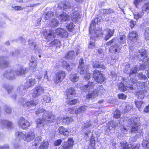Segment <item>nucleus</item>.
<instances>
[{
	"instance_id": "nucleus-6",
	"label": "nucleus",
	"mask_w": 149,
	"mask_h": 149,
	"mask_svg": "<svg viewBox=\"0 0 149 149\" xmlns=\"http://www.w3.org/2000/svg\"><path fill=\"white\" fill-rule=\"evenodd\" d=\"M139 118L136 117H133L129 119L128 121V126L131 128V132L132 133H140L141 132L138 122Z\"/></svg>"
},
{
	"instance_id": "nucleus-14",
	"label": "nucleus",
	"mask_w": 149,
	"mask_h": 149,
	"mask_svg": "<svg viewBox=\"0 0 149 149\" xmlns=\"http://www.w3.org/2000/svg\"><path fill=\"white\" fill-rule=\"evenodd\" d=\"M100 32V30H97L96 31L95 33H94V35H89L91 37V39L88 46L89 48L93 49L95 47V45L94 42L95 38L97 36V37L100 36L99 35L98 33Z\"/></svg>"
},
{
	"instance_id": "nucleus-41",
	"label": "nucleus",
	"mask_w": 149,
	"mask_h": 149,
	"mask_svg": "<svg viewBox=\"0 0 149 149\" xmlns=\"http://www.w3.org/2000/svg\"><path fill=\"white\" fill-rule=\"evenodd\" d=\"M59 131L60 134H63L64 135H68L69 133L68 130L62 126L59 128Z\"/></svg>"
},
{
	"instance_id": "nucleus-45",
	"label": "nucleus",
	"mask_w": 149,
	"mask_h": 149,
	"mask_svg": "<svg viewBox=\"0 0 149 149\" xmlns=\"http://www.w3.org/2000/svg\"><path fill=\"white\" fill-rule=\"evenodd\" d=\"M29 66L31 69L32 68H34L37 65V63L35 60V58L34 57L32 58V61H30L29 63Z\"/></svg>"
},
{
	"instance_id": "nucleus-31",
	"label": "nucleus",
	"mask_w": 149,
	"mask_h": 149,
	"mask_svg": "<svg viewBox=\"0 0 149 149\" xmlns=\"http://www.w3.org/2000/svg\"><path fill=\"white\" fill-rule=\"evenodd\" d=\"M118 88L119 90L121 91H126L127 88L130 89V90H133L134 88L132 85L127 86L126 87L122 83H120L118 85Z\"/></svg>"
},
{
	"instance_id": "nucleus-52",
	"label": "nucleus",
	"mask_w": 149,
	"mask_h": 149,
	"mask_svg": "<svg viewBox=\"0 0 149 149\" xmlns=\"http://www.w3.org/2000/svg\"><path fill=\"white\" fill-rule=\"evenodd\" d=\"M48 146V143L47 141H44L40 147V149H47Z\"/></svg>"
},
{
	"instance_id": "nucleus-19",
	"label": "nucleus",
	"mask_w": 149,
	"mask_h": 149,
	"mask_svg": "<svg viewBox=\"0 0 149 149\" xmlns=\"http://www.w3.org/2000/svg\"><path fill=\"white\" fill-rule=\"evenodd\" d=\"M42 137L40 136H38L35 139V141L30 143L29 148V149H36L39 143L42 140Z\"/></svg>"
},
{
	"instance_id": "nucleus-7",
	"label": "nucleus",
	"mask_w": 149,
	"mask_h": 149,
	"mask_svg": "<svg viewBox=\"0 0 149 149\" xmlns=\"http://www.w3.org/2000/svg\"><path fill=\"white\" fill-rule=\"evenodd\" d=\"M93 76L95 81L98 83H102L104 81L105 78L99 70H95L93 72Z\"/></svg>"
},
{
	"instance_id": "nucleus-39",
	"label": "nucleus",
	"mask_w": 149,
	"mask_h": 149,
	"mask_svg": "<svg viewBox=\"0 0 149 149\" xmlns=\"http://www.w3.org/2000/svg\"><path fill=\"white\" fill-rule=\"evenodd\" d=\"M100 12L102 14H109L112 13H114L115 11L113 9L109 8V9H102L100 10Z\"/></svg>"
},
{
	"instance_id": "nucleus-28",
	"label": "nucleus",
	"mask_w": 149,
	"mask_h": 149,
	"mask_svg": "<svg viewBox=\"0 0 149 149\" xmlns=\"http://www.w3.org/2000/svg\"><path fill=\"white\" fill-rule=\"evenodd\" d=\"M72 21L75 22L79 21L81 19V16L79 13L77 12H75L72 14L71 15Z\"/></svg>"
},
{
	"instance_id": "nucleus-53",
	"label": "nucleus",
	"mask_w": 149,
	"mask_h": 149,
	"mask_svg": "<svg viewBox=\"0 0 149 149\" xmlns=\"http://www.w3.org/2000/svg\"><path fill=\"white\" fill-rule=\"evenodd\" d=\"M58 24V21L55 19H52L49 23L50 25L53 27L56 26H57Z\"/></svg>"
},
{
	"instance_id": "nucleus-57",
	"label": "nucleus",
	"mask_w": 149,
	"mask_h": 149,
	"mask_svg": "<svg viewBox=\"0 0 149 149\" xmlns=\"http://www.w3.org/2000/svg\"><path fill=\"white\" fill-rule=\"evenodd\" d=\"M28 42L29 46L30 48L32 49H35L36 48V46L35 42H32L31 40H29Z\"/></svg>"
},
{
	"instance_id": "nucleus-47",
	"label": "nucleus",
	"mask_w": 149,
	"mask_h": 149,
	"mask_svg": "<svg viewBox=\"0 0 149 149\" xmlns=\"http://www.w3.org/2000/svg\"><path fill=\"white\" fill-rule=\"evenodd\" d=\"M51 44L52 45L56 46L57 47H59L61 46V43L60 41L57 39H55L52 42Z\"/></svg>"
},
{
	"instance_id": "nucleus-15",
	"label": "nucleus",
	"mask_w": 149,
	"mask_h": 149,
	"mask_svg": "<svg viewBox=\"0 0 149 149\" xmlns=\"http://www.w3.org/2000/svg\"><path fill=\"white\" fill-rule=\"evenodd\" d=\"M19 103L22 104L24 107L26 106L27 107H30L36 105L38 102L36 101H25L24 99L22 98L19 99L18 100Z\"/></svg>"
},
{
	"instance_id": "nucleus-3",
	"label": "nucleus",
	"mask_w": 149,
	"mask_h": 149,
	"mask_svg": "<svg viewBox=\"0 0 149 149\" xmlns=\"http://www.w3.org/2000/svg\"><path fill=\"white\" fill-rule=\"evenodd\" d=\"M55 33L54 31L51 30L44 31V34L46 36L47 39L49 40L55 37V35H58L61 37H67L68 35L67 31L64 29L61 28L57 29L55 31Z\"/></svg>"
},
{
	"instance_id": "nucleus-12",
	"label": "nucleus",
	"mask_w": 149,
	"mask_h": 149,
	"mask_svg": "<svg viewBox=\"0 0 149 149\" xmlns=\"http://www.w3.org/2000/svg\"><path fill=\"white\" fill-rule=\"evenodd\" d=\"M18 125L21 128L26 129L29 127L30 123L27 120L23 118H20L18 120Z\"/></svg>"
},
{
	"instance_id": "nucleus-40",
	"label": "nucleus",
	"mask_w": 149,
	"mask_h": 149,
	"mask_svg": "<svg viewBox=\"0 0 149 149\" xmlns=\"http://www.w3.org/2000/svg\"><path fill=\"white\" fill-rule=\"evenodd\" d=\"M87 109V107L85 106H81L75 111V113L76 114H79L83 113Z\"/></svg>"
},
{
	"instance_id": "nucleus-44",
	"label": "nucleus",
	"mask_w": 149,
	"mask_h": 149,
	"mask_svg": "<svg viewBox=\"0 0 149 149\" xmlns=\"http://www.w3.org/2000/svg\"><path fill=\"white\" fill-rule=\"evenodd\" d=\"M93 68H100L103 69L105 68V67L104 65L99 64V62L97 61L93 62Z\"/></svg>"
},
{
	"instance_id": "nucleus-54",
	"label": "nucleus",
	"mask_w": 149,
	"mask_h": 149,
	"mask_svg": "<svg viewBox=\"0 0 149 149\" xmlns=\"http://www.w3.org/2000/svg\"><path fill=\"white\" fill-rule=\"evenodd\" d=\"M120 111L117 110L114 112L113 117L115 118L118 119L120 118Z\"/></svg>"
},
{
	"instance_id": "nucleus-30",
	"label": "nucleus",
	"mask_w": 149,
	"mask_h": 149,
	"mask_svg": "<svg viewBox=\"0 0 149 149\" xmlns=\"http://www.w3.org/2000/svg\"><path fill=\"white\" fill-rule=\"evenodd\" d=\"M142 12L146 15H147L149 13V3H144L143 5L142 8Z\"/></svg>"
},
{
	"instance_id": "nucleus-63",
	"label": "nucleus",
	"mask_w": 149,
	"mask_h": 149,
	"mask_svg": "<svg viewBox=\"0 0 149 149\" xmlns=\"http://www.w3.org/2000/svg\"><path fill=\"white\" fill-rule=\"evenodd\" d=\"M139 78L140 79H143L146 80L147 79V77L145 75L143 74L142 73H139L138 75Z\"/></svg>"
},
{
	"instance_id": "nucleus-25",
	"label": "nucleus",
	"mask_w": 149,
	"mask_h": 149,
	"mask_svg": "<svg viewBox=\"0 0 149 149\" xmlns=\"http://www.w3.org/2000/svg\"><path fill=\"white\" fill-rule=\"evenodd\" d=\"M129 39L133 42L136 41L138 38L137 33L136 31H132L130 32L129 35Z\"/></svg>"
},
{
	"instance_id": "nucleus-36",
	"label": "nucleus",
	"mask_w": 149,
	"mask_h": 149,
	"mask_svg": "<svg viewBox=\"0 0 149 149\" xmlns=\"http://www.w3.org/2000/svg\"><path fill=\"white\" fill-rule=\"evenodd\" d=\"M75 91L73 88H70L66 91V94L67 98H70V95H74L75 94Z\"/></svg>"
},
{
	"instance_id": "nucleus-62",
	"label": "nucleus",
	"mask_w": 149,
	"mask_h": 149,
	"mask_svg": "<svg viewBox=\"0 0 149 149\" xmlns=\"http://www.w3.org/2000/svg\"><path fill=\"white\" fill-rule=\"evenodd\" d=\"M132 107V105L131 104H129L125 107L124 109L125 112H127L130 111Z\"/></svg>"
},
{
	"instance_id": "nucleus-48",
	"label": "nucleus",
	"mask_w": 149,
	"mask_h": 149,
	"mask_svg": "<svg viewBox=\"0 0 149 149\" xmlns=\"http://www.w3.org/2000/svg\"><path fill=\"white\" fill-rule=\"evenodd\" d=\"M53 15V12L52 11H48L46 13L44 17V19L45 20H48L50 17H52Z\"/></svg>"
},
{
	"instance_id": "nucleus-27",
	"label": "nucleus",
	"mask_w": 149,
	"mask_h": 149,
	"mask_svg": "<svg viewBox=\"0 0 149 149\" xmlns=\"http://www.w3.org/2000/svg\"><path fill=\"white\" fill-rule=\"evenodd\" d=\"M98 21V19L96 18L94 20L92 21L90 25L89 28V35H92L93 34L94 35V33H93V31L94 32L95 27L96 26V22Z\"/></svg>"
},
{
	"instance_id": "nucleus-64",
	"label": "nucleus",
	"mask_w": 149,
	"mask_h": 149,
	"mask_svg": "<svg viewBox=\"0 0 149 149\" xmlns=\"http://www.w3.org/2000/svg\"><path fill=\"white\" fill-rule=\"evenodd\" d=\"M118 97L120 99L125 100L127 98V96L123 94H118Z\"/></svg>"
},
{
	"instance_id": "nucleus-21",
	"label": "nucleus",
	"mask_w": 149,
	"mask_h": 149,
	"mask_svg": "<svg viewBox=\"0 0 149 149\" xmlns=\"http://www.w3.org/2000/svg\"><path fill=\"white\" fill-rule=\"evenodd\" d=\"M140 54L138 55L137 56H136L134 57L137 58L138 60L139 61H144L145 58L147 57V54H146V51L145 49H141L139 51Z\"/></svg>"
},
{
	"instance_id": "nucleus-56",
	"label": "nucleus",
	"mask_w": 149,
	"mask_h": 149,
	"mask_svg": "<svg viewBox=\"0 0 149 149\" xmlns=\"http://www.w3.org/2000/svg\"><path fill=\"white\" fill-rule=\"evenodd\" d=\"M74 26L72 22H70L67 25L66 27L69 31H70L73 29Z\"/></svg>"
},
{
	"instance_id": "nucleus-2",
	"label": "nucleus",
	"mask_w": 149,
	"mask_h": 149,
	"mask_svg": "<svg viewBox=\"0 0 149 149\" xmlns=\"http://www.w3.org/2000/svg\"><path fill=\"white\" fill-rule=\"evenodd\" d=\"M126 37L124 35L121 36L119 40L117 37H115L110 41L107 42L106 45L108 46H111L113 51L116 53H119L121 48L120 46V44H125L126 43Z\"/></svg>"
},
{
	"instance_id": "nucleus-37",
	"label": "nucleus",
	"mask_w": 149,
	"mask_h": 149,
	"mask_svg": "<svg viewBox=\"0 0 149 149\" xmlns=\"http://www.w3.org/2000/svg\"><path fill=\"white\" fill-rule=\"evenodd\" d=\"M76 56L75 52L73 51H69L65 56V57L67 59H73Z\"/></svg>"
},
{
	"instance_id": "nucleus-9",
	"label": "nucleus",
	"mask_w": 149,
	"mask_h": 149,
	"mask_svg": "<svg viewBox=\"0 0 149 149\" xmlns=\"http://www.w3.org/2000/svg\"><path fill=\"white\" fill-rule=\"evenodd\" d=\"M89 66L84 64L83 59L81 58L79 62L78 71L81 75H84L88 72Z\"/></svg>"
},
{
	"instance_id": "nucleus-17",
	"label": "nucleus",
	"mask_w": 149,
	"mask_h": 149,
	"mask_svg": "<svg viewBox=\"0 0 149 149\" xmlns=\"http://www.w3.org/2000/svg\"><path fill=\"white\" fill-rule=\"evenodd\" d=\"M28 71V69L27 68L24 67L22 65H19L15 72L17 75L20 76L25 74Z\"/></svg>"
},
{
	"instance_id": "nucleus-29",
	"label": "nucleus",
	"mask_w": 149,
	"mask_h": 149,
	"mask_svg": "<svg viewBox=\"0 0 149 149\" xmlns=\"http://www.w3.org/2000/svg\"><path fill=\"white\" fill-rule=\"evenodd\" d=\"M75 65L74 63H68L65 61H63L62 63V66L68 71H70L72 69L73 67Z\"/></svg>"
},
{
	"instance_id": "nucleus-42",
	"label": "nucleus",
	"mask_w": 149,
	"mask_h": 149,
	"mask_svg": "<svg viewBox=\"0 0 149 149\" xmlns=\"http://www.w3.org/2000/svg\"><path fill=\"white\" fill-rule=\"evenodd\" d=\"M79 101L77 99H72L70 98H67L66 102L69 104L74 105L79 102Z\"/></svg>"
},
{
	"instance_id": "nucleus-23",
	"label": "nucleus",
	"mask_w": 149,
	"mask_h": 149,
	"mask_svg": "<svg viewBox=\"0 0 149 149\" xmlns=\"http://www.w3.org/2000/svg\"><path fill=\"white\" fill-rule=\"evenodd\" d=\"M0 125L3 128H10L12 127V123L8 120H4L0 121Z\"/></svg>"
},
{
	"instance_id": "nucleus-8",
	"label": "nucleus",
	"mask_w": 149,
	"mask_h": 149,
	"mask_svg": "<svg viewBox=\"0 0 149 149\" xmlns=\"http://www.w3.org/2000/svg\"><path fill=\"white\" fill-rule=\"evenodd\" d=\"M65 76V72L64 71L60 70L57 72L55 74V77L53 81L55 84H58L62 82Z\"/></svg>"
},
{
	"instance_id": "nucleus-34",
	"label": "nucleus",
	"mask_w": 149,
	"mask_h": 149,
	"mask_svg": "<svg viewBox=\"0 0 149 149\" xmlns=\"http://www.w3.org/2000/svg\"><path fill=\"white\" fill-rule=\"evenodd\" d=\"M9 63L8 61H6L3 57H0V68H3L8 66Z\"/></svg>"
},
{
	"instance_id": "nucleus-4",
	"label": "nucleus",
	"mask_w": 149,
	"mask_h": 149,
	"mask_svg": "<svg viewBox=\"0 0 149 149\" xmlns=\"http://www.w3.org/2000/svg\"><path fill=\"white\" fill-rule=\"evenodd\" d=\"M35 84V79H29L25 82L23 85H20L17 87V93L21 95H24L26 93V89L32 87Z\"/></svg>"
},
{
	"instance_id": "nucleus-11",
	"label": "nucleus",
	"mask_w": 149,
	"mask_h": 149,
	"mask_svg": "<svg viewBox=\"0 0 149 149\" xmlns=\"http://www.w3.org/2000/svg\"><path fill=\"white\" fill-rule=\"evenodd\" d=\"M32 96L34 97H38L44 93V89L41 86L35 87L33 90Z\"/></svg>"
},
{
	"instance_id": "nucleus-13",
	"label": "nucleus",
	"mask_w": 149,
	"mask_h": 149,
	"mask_svg": "<svg viewBox=\"0 0 149 149\" xmlns=\"http://www.w3.org/2000/svg\"><path fill=\"white\" fill-rule=\"evenodd\" d=\"M58 8L63 9L65 11H71L72 9L71 8L70 3L68 2L63 1L61 3L58 5Z\"/></svg>"
},
{
	"instance_id": "nucleus-24",
	"label": "nucleus",
	"mask_w": 149,
	"mask_h": 149,
	"mask_svg": "<svg viewBox=\"0 0 149 149\" xmlns=\"http://www.w3.org/2000/svg\"><path fill=\"white\" fill-rule=\"evenodd\" d=\"M70 17V15L66 13H63L58 17V19L61 22L69 21Z\"/></svg>"
},
{
	"instance_id": "nucleus-16",
	"label": "nucleus",
	"mask_w": 149,
	"mask_h": 149,
	"mask_svg": "<svg viewBox=\"0 0 149 149\" xmlns=\"http://www.w3.org/2000/svg\"><path fill=\"white\" fill-rule=\"evenodd\" d=\"M114 31V29H107L104 30L103 32L102 33V35H104L105 39L107 40L113 36Z\"/></svg>"
},
{
	"instance_id": "nucleus-22",
	"label": "nucleus",
	"mask_w": 149,
	"mask_h": 149,
	"mask_svg": "<svg viewBox=\"0 0 149 149\" xmlns=\"http://www.w3.org/2000/svg\"><path fill=\"white\" fill-rule=\"evenodd\" d=\"M94 83L92 82H89L86 85H83L81 87V89L85 92H89L92 90L94 86Z\"/></svg>"
},
{
	"instance_id": "nucleus-20",
	"label": "nucleus",
	"mask_w": 149,
	"mask_h": 149,
	"mask_svg": "<svg viewBox=\"0 0 149 149\" xmlns=\"http://www.w3.org/2000/svg\"><path fill=\"white\" fill-rule=\"evenodd\" d=\"M121 144V147L123 149H139L140 146V144H139L134 143L131 146V148H130L127 142H124Z\"/></svg>"
},
{
	"instance_id": "nucleus-46",
	"label": "nucleus",
	"mask_w": 149,
	"mask_h": 149,
	"mask_svg": "<svg viewBox=\"0 0 149 149\" xmlns=\"http://www.w3.org/2000/svg\"><path fill=\"white\" fill-rule=\"evenodd\" d=\"M97 93L98 95L102 94L105 91V89L103 88L102 85L99 86L97 88Z\"/></svg>"
},
{
	"instance_id": "nucleus-61",
	"label": "nucleus",
	"mask_w": 149,
	"mask_h": 149,
	"mask_svg": "<svg viewBox=\"0 0 149 149\" xmlns=\"http://www.w3.org/2000/svg\"><path fill=\"white\" fill-rule=\"evenodd\" d=\"M67 143L68 146L72 147L73 144V141L72 139L69 138L68 139V142Z\"/></svg>"
},
{
	"instance_id": "nucleus-49",
	"label": "nucleus",
	"mask_w": 149,
	"mask_h": 149,
	"mask_svg": "<svg viewBox=\"0 0 149 149\" xmlns=\"http://www.w3.org/2000/svg\"><path fill=\"white\" fill-rule=\"evenodd\" d=\"M145 60L146 61H144V62H145V63H144V64H140V65H139V70H144L145 69H147V68H148V65L149 63H148V64L146 65V63L147 60V59Z\"/></svg>"
},
{
	"instance_id": "nucleus-50",
	"label": "nucleus",
	"mask_w": 149,
	"mask_h": 149,
	"mask_svg": "<svg viewBox=\"0 0 149 149\" xmlns=\"http://www.w3.org/2000/svg\"><path fill=\"white\" fill-rule=\"evenodd\" d=\"M144 38L146 40H149V28L145 29L144 33Z\"/></svg>"
},
{
	"instance_id": "nucleus-59",
	"label": "nucleus",
	"mask_w": 149,
	"mask_h": 149,
	"mask_svg": "<svg viewBox=\"0 0 149 149\" xmlns=\"http://www.w3.org/2000/svg\"><path fill=\"white\" fill-rule=\"evenodd\" d=\"M44 101L46 103H49L51 101V98L50 97L48 96L44 95L43 97Z\"/></svg>"
},
{
	"instance_id": "nucleus-43",
	"label": "nucleus",
	"mask_w": 149,
	"mask_h": 149,
	"mask_svg": "<svg viewBox=\"0 0 149 149\" xmlns=\"http://www.w3.org/2000/svg\"><path fill=\"white\" fill-rule=\"evenodd\" d=\"M98 95L97 93V91L96 90H95L93 92L90 94H89L86 97L87 98H94L95 97H96Z\"/></svg>"
},
{
	"instance_id": "nucleus-18",
	"label": "nucleus",
	"mask_w": 149,
	"mask_h": 149,
	"mask_svg": "<svg viewBox=\"0 0 149 149\" xmlns=\"http://www.w3.org/2000/svg\"><path fill=\"white\" fill-rule=\"evenodd\" d=\"M15 72L11 69H9L3 74V77L6 79L12 80L15 79Z\"/></svg>"
},
{
	"instance_id": "nucleus-51",
	"label": "nucleus",
	"mask_w": 149,
	"mask_h": 149,
	"mask_svg": "<svg viewBox=\"0 0 149 149\" xmlns=\"http://www.w3.org/2000/svg\"><path fill=\"white\" fill-rule=\"evenodd\" d=\"M144 14L142 12H141L136 13L134 14V18L137 20L139 18L142 17Z\"/></svg>"
},
{
	"instance_id": "nucleus-58",
	"label": "nucleus",
	"mask_w": 149,
	"mask_h": 149,
	"mask_svg": "<svg viewBox=\"0 0 149 149\" xmlns=\"http://www.w3.org/2000/svg\"><path fill=\"white\" fill-rule=\"evenodd\" d=\"M43 74L44 75V79H43V80L45 81H49V80L47 75V71H45L43 72Z\"/></svg>"
},
{
	"instance_id": "nucleus-55",
	"label": "nucleus",
	"mask_w": 149,
	"mask_h": 149,
	"mask_svg": "<svg viewBox=\"0 0 149 149\" xmlns=\"http://www.w3.org/2000/svg\"><path fill=\"white\" fill-rule=\"evenodd\" d=\"M146 1V0H134L133 3L136 8H138L139 3Z\"/></svg>"
},
{
	"instance_id": "nucleus-5",
	"label": "nucleus",
	"mask_w": 149,
	"mask_h": 149,
	"mask_svg": "<svg viewBox=\"0 0 149 149\" xmlns=\"http://www.w3.org/2000/svg\"><path fill=\"white\" fill-rule=\"evenodd\" d=\"M15 135L19 139H23L27 142L30 141L35 137L34 129H31L25 134L22 132H15Z\"/></svg>"
},
{
	"instance_id": "nucleus-38",
	"label": "nucleus",
	"mask_w": 149,
	"mask_h": 149,
	"mask_svg": "<svg viewBox=\"0 0 149 149\" xmlns=\"http://www.w3.org/2000/svg\"><path fill=\"white\" fill-rule=\"evenodd\" d=\"M63 123L65 124H68L70 122H71L73 120V119L72 117H69L65 116L61 118Z\"/></svg>"
},
{
	"instance_id": "nucleus-32",
	"label": "nucleus",
	"mask_w": 149,
	"mask_h": 149,
	"mask_svg": "<svg viewBox=\"0 0 149 149\" xmlns=\"http://www.w3.org/2000/svg\"><path fill=\"white\" fill-rule=\"evenodd\" d=\"M146 139L143 140L142 143L145 149H149V134L146 136Z\"/></svg>"
},
{
	"instance_id": "nucleus-60",
	"label": "nucleus",
	"mask_w": 149,
	"mask_h": 149,
	"mask_svg": "<svg viewBox=\"0 0 149 149\" xmlns=\"http://www.w3.org/2000/svg\"><path fill=\"white\" fill-rule=\"evenodd\" d=\"M143 103V101H137L135 102L136 105L138 108H140L141 107L142 104Z\"/></svg>"
},
{
	"instance_id": "nucleus-35",
	"label": "nucleus",
	"mask_w": 149,
	"mask_h": 149,
	"mask_svg": "<svg viewBox=\"0 0 149 149\" xmlns=\"http://www.w3.org/2000/svg\"><path fill=\"white\" fill-rule=\"evenodd\" d=\"M146 90H140L137 92L136 95L139 98L142 99L147 95Z\"/></svg>"
},
{
	"instance_id": "nucleus-33",
	"label": "nucleus",
	"mask_w": 149,
	"mask_h": 149,
	"mask_svg": "<svg viewBox=\"0 0 149 149\" xmlns=\"http://www.w3.org/2000/svg\"><path fill=\"white\" fill-rule=\"evenodd\" d=\"M79 75L77 73H74L70 75L69 79L72 82L75 83L79 80Z\"/></svg>"
},
{
	"instance_id": "nucleus-1",
	"label": "nucleus",
	"mask_w": 149,
	"mask_h": 149,
	"mask_svg": "<svg viewBox=\"0 0 149 149\" xmlns=\"http://www.w3.org/2000/svg\"><path fill=\"white\" fill-rule=\"evenodd\" d=\"M42 113H44L42 119L40 118L37 119L36 124L38 126H42L46 123H52L54 121L55 116L50 112L46 111L41 107L39 108L36 111V114L37 116Z\"/></svg>"
},
{
	"instance_id": "nucleus-26",
	"label": "nucleus",
	"mask_w": 149,
	"mask_h": 149,
	"mask_svg": "<svg viewBox=\"0 0 149 149\" xmlns=\"http://www.w3.org/2000/svg\"><path fill=\"white\" fill-rule=\"evenodd\" d=\"M117 125V124L116 122L113 121H109L107 124L108 130L113 132L115 130V127Z\"/></svg>"
},
{
	"instance_id": "nucleus-10",
	"label": "nucleus",
	"mask_w": 149,
	"mask_h": 149,
	"mask_svg": "<svg viewBox=\"0 0 149 149\" xmlns=\"http://www.w3.org/2000/svg\"><path fill=\"white\" fill-rule=\"evenodd\" d=\"M137 69L138 67L136 65L130 68V65L128 64L125 65L123 71L125 73L129 74L130 76L132 75L135 76L137 72Z\"/></svg>"
}]
</instances>
